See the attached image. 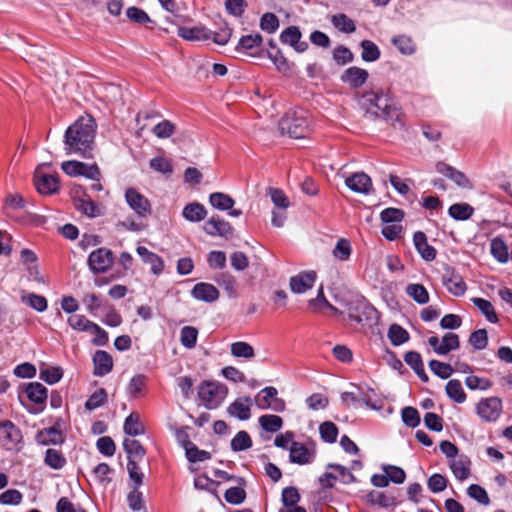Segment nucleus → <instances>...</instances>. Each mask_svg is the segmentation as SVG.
I'll list each match as a JSON object with an SVG mask.
<instances>
[{
    "label": "nucleus",
    "instance_id": "f257e3e1",
    "mask_svg": "<svg viewBox=\"0 0 512 512\" xmlns=\"http://www.w3.org/2000/svg\"><path fill=\"white\" fill-rule=\"evenodd\" d=\"M97 125L91 116H81L65 131L64 150L67 155L91 158Z\"/></svg>",
    "mask_w": 512,
    "mask_h": 512
},
{
    "label": "nucleus",
    "instance_id": "f03ea898",
    "mask_svg": "<svg viewBox=\"0 0 512 512\" xmlns=\"http://www.w3.org/2000/svg\"><path fill=\"white\" fill-rule=\"evenodd\" d=\"M363 105L366 106L367 111L374 114L378 118H383L391 125L402 122V112L399 107L394 103L389 92L383 90H373L366 92L362 96Z\"/></svg>",
    "mask_w": 512,
    "mask_h": 512
},
{
    "label": "nucleus",
    "instance_id": "7ed1b4c3",
    "mask_svg": "<svg viewBox=\"0 0 512 512\" xmlns=\"http://www.w3.org/2000/svg\"><path fill=\"white\" fill-rule=\"evenodd\" d=\"M227 388L214 381H204L198 387V396L208 409L217 408L225 399Z\"/></svg>",
    "mask_w": 512,
    "mask_h": 512
},
{
    "label": "nucleus",
    "instance_id": "20e7f679",
    "mask_svg": "<svg viewBox=\"0 0 512 512\" xmlns=\"http://www.w3.org/2000/svg\"><path fill=\"white\" fill-rule=\"evenodd\" d=\"M280 127L283 133L295 139L304 138L309 132L308 120L302 115H297L296 112L288 113L282 118Z\"/></svg>",
    "mask_w": 512,
    "mask_h": 512
},
{
    "label": "nucleus",
    "instance_id": "39448f33",
    "mask_svg": "<svg viewBox=\"0 0 512 512\" xmlns=\"http://www.w3.org/2000/svg\"><path fill=\"white\" fill-rule=\"evenodd\" d=\"M113 263L114 255L112 251L104 247L92 251L87 259V264L93 274L107 272Z\"/></svg>",
    "mask_w": 512,
    "mask_h": 512
},
{
    "label": "nucleus",
    "instance_id": "423d86ee",
    "mask_svg": "<svg viewBox=\"0 0 512 512\" xmlns=\"http://www.w3.org/2000/svg\"><path fill=\"white\" fill-rule=\"evenodd\" d=\"M502 401L498 397L482 398L476 406L477 415L485 422H495L502 413Z\"/></svg>",
    "mask_w": 512,
    "mask_h": 512
},
{
    "label": "nucleus",
    "instance_id": "0eeeda50",
    "mask_svg": "<svg viewBox=\"0 0 512 512\" xmlns=\"http://www.w3.org/2000/svg\"><path fill=\"white\" fill-rule=\"evenodd\" d=\"M277 389L269 386L262 389L255 397L256 405L262 409H271L276 412H282L285 409L283 399L277 397Z\"/></svg>",
    "mask_w": 512,
    "mask_h": 512
},
{
    "label": "nucleus",
    "instance_id": "6e6552de",
    "mask_svg": "<svg viewBox=\"0 0 512 512\" xmlns=\"http://www.w3.org/2000/svg\"><path fill=\"white\" fill-rule=\"evenodd\" d=\"M125 199L138 219L147 218L151 214L152 209L149 200L136 189L128 188L125 191Z\"/></svg>",
    "mask_w": 512,
    "mask_h": 512
},
{
    "label": "nucleus",
    "instance_id": "1a4fd4ad",
    "mask_svg": "<svg viewBox=\"0 0 512 512\" xmlns=\"http://www.w3.org/2000/svg\"><path fill=\"white\" fill-rule=\"evenodd\" d=\"M22 440L20 429L10 420L0 421V445L7 450H12Z\"/></svg>",
    "mask_w": 512,
    "mask_h": 512
},
{
    "label": "nucleus",
    "instance_id": "9d476101",
    "mask_svg": "<svg viewBox=\"0 0 512 512\" xmlns=\"http://www.w3.org/2000/svg\"><path fill=\"white\" fill-rule=\"evenodd\" d=\"M442 283L452 295L456 297L463 296L467 286L463 277L452 267H445L442 276Z\"/></svg>",
    "mask_w": 512,
    "mask_h": 512
},
{
    "label": "nucleus",
    "instance_id": "9b49d317",
    "mask_svg": "<svg viewBox=\"0 0 512 512\" xmlns=\"http://www.w3.org/2000/svg\"><path fill=\"white\" fill-rule=\"evenodd\" d=\"M348 317L357 323L372 321L377 318V310L365 301H359L348 308Z\"/></svg>",
    "mask_w": 512,
    "mask_h": 512
},
{
    "label": "nucleus",
    "instance_id": "f8f14e48",
    "mask_svg": "<svg viewBox=\"0 0 512 512\" xmlns=\"http://www.w3.org/2000/svg\"><path fill=\"white\" fill-rule=\"evenodd\" d=\"M316 279L315 271H303L290 278L289 286L293 293L303 294L314 286Z\"/></svg>",
    "mask_w": 512,
    "mask_h": 512
},
{
    "label": "nucleus",
    "instance_id": "ddd939ff",
    "mask_svg": "<svg viewBox=\"0 0 512 512\" xmlns=\"http://www.w3.org/2000/svg\"><path fill=\"white\" fill-rule=\"evenodd\" d=\"M203 229L206 234L211 236L230 238L233 235V228L230 223L221 219L219 216H212L209 218Z\"/></svg>",
    "mask_w": 512,
    "mask_h": 512
},
{
    "label": "nucleus",
    "instance_id": "4468645a",
    "mask_svg": "<svg viewBox=\"0 0 512 512\" xmlns=\"http://www.w3.org/2000/svg\"><path fill=\"white\" fill-rule=\"evenodd\" d=\"M35 186L40 194L50 195L59 189L58 178L52 174H46L40 169L35 172Z\"/></svg>",
    "mask_w": 512,
    "mask_h": 512
},
{
    "label": "nucleus",
    "instance_id": "2eb2a0df",
    "mask_svg": "<svg viewBox=\"0 0 512 512\" xmlns=\"http://www.w3.org/2000/svg\"><path fill=\"white\" fill-rule=\"evenodd\" d=\"M252 399L249 396L238 397L227 407V413L239 420H248L251 417Z\"/></svg>",
    "mask_w": 512,
    "mask_h": 512
},
{
    "label": "nucleus",
    "instance_id": "dca6fc26",
    "mask_svg": "<svg viewBox=\"0 0 512 512\" xmlns=\"http://www.w3.org/2000/svg\"><path fill=\"white\" fill-rule=\"evenodd\" d=\"M289 452L290 461L299 465L310 464L315 458L314 450L309 449L300 442H292Z\"/></svg>",
    "mask_w": 512,
    "mask_h": 512
},
{
    "label": "nucleus",
    "instance_id": "f3484780",
    "mask_svg": "<svg viewBox=\"0 0 512 512\" xmlns=\"http://www.w3.org/2000/svg\"><path fill=\"white\" fill-rule=\"evenodd\" d=\"M436 170L440 174H443L444 176L451 179L456 185L467 189L472 188V183L468 179V177L463 172L455 169L449 164L444 162H438L436 164Z\"/></svg>",
    "mask_w": 512,
    "mask_h": 512
},
{
    "label": "nucleus",
    "instance_id": "a211bd4d",
    "mask_svg": "<svg viewBox=\"0 0 512 512\" xmlns=\"http://www.w3.org/2000/svg\"><path fill=\"white\" fill-rule=\"evenodd\" d=\"M301 32L296 26H289L280 34V41L283 44H288L299 53L307 50L308 44L305 41H301Z\"/></svg>",
    "mask_w": 512,
    "mask_h": 512
},
{
    "label": "nucleus",
    "instance_id": "6ab92c4d",
    "mask_svg": "<svg viewBox=\"0 0 512 512\" xmlns=\"http://www.w3.org/2000/svg\"><path fill=\"white\" fill-rule=\"evenodd\" d=\"M345 183L352 191L365 195L370 194L373 188L371 178L363 172L352 174Z\"/></svg>",
    "mask_w": 512,
    "mask_h": 512
},
{
    "label": "nucleus",
    "instance_id": "aec40b11",
    "mask_svg": "<svg viewBox=\"0 0 512 512\" xmlns=\"http://www.w3.org/2000/svg\"><path fill=\"white\" fill-rule=\"evenodd\" d=\"M191 295L196 300L212 303L218 300L220 294L214 285L200 282L193 287Z\"/></svg>",
    "mask_w": 512,
    "mask_h": 512
},
{
    "label": "nucleus",
    "instance_id": "412c9836",
    "mask_svg": "<svg viewBox=\"0 0 512 512\" xmlns=\"http://www.w3.org/2000/svg\"><path fill=\"white\" fill-rule=\"evenodd\" d=\"M413 242L416 250L423 260L430 262L436 258L437 251L432 245L428 243L424 232H415L413 235Z\"/></svg>",
    "mask_w": 512,
    "mask_h": 512
},
{
    "label": "nucleus",
    "instance_id": "4be33fe9",
    "mask_svg": "<svg viewBox=\"0 0 512 512\" xmlns=\"http://www.w3.org/2000/svg\"><path fill=\"white\" fill-rule=\"evenodd\" d=\"M368 72L357 66L350 67L345 70L341 76L344 83L349 84L352 88H359L365 84L368 79Z\"/></svg>",
    "mask_w": 512,
    "mask_h": 512
},
{
    "label": "nucleus",
    "instance_id": "5701e85b",
    "mask_svg": "<svg viewBox=\"0 0 512 512\" xmlns=\"http://www.w3.org/2000/svg\"><path fill=\"white\" fill-rule=\"evenodd\" d=\"M94 375L104 376L112 371L113 359L111 355L103 350H98L93 356Z\"/></svg>",
    "mask_w": 512,
    "mask_h": 512
},
{
    "label": "nucleus",
    "instance_id": "b1692460",
    "mask_svg": "<svg viewBox=\"0 0 512 512\" xmlns=\"http://www.w3.org/2000/svg\"><path fill=\"white\" fill-rule=\"evenodd\" d=\"M137 254L141 257L142 261L151 266V272L155 275L162 273L164 269L163 259L154 252L149 251L144 246H138L136 249Z\"/></svg>",
    "mask_w": 512,
    "mask_h": 512
},
{
    "label": "nucleus",
    "instance_id": "393cba45",
    "mask_svg": "<svg viewBox=\"0 0 512 512\" xmlns=\"http://www.w3.org/2000/svg\"><path fill=\"white\" fill-rule=\"evenodd\" d=\"M178 35L188 41H202L211 39V31L204 26L179 27Z\"/></svg>",
    "mask_w": 512,
    "mask_h": 512
},
{
    "label": "nucleus",
    "instance_id": "a878e982",
    "mask_svg": "<svg viewBox=\"0 0 512 512\" xmlns=\"http://www.w3.org/2000/svg\"><path fill=\"white\" fill-rule=\"evenodd\" d=\"M36 441L40 445H57L64 442V437L56 427H49L39 431L36 435Z\"/></svg>",
    "mask_w": 512,
    "mask_h": 512
},
{
    "label": "nucleus",
    "instance_id": "bb28decb",
    "mask_svg": "<svg viewBox=\"0 0 512 512\" xmlns=\"http://www.w3.org/2000/svg\"><path fill=\"white\" fill-rule=\"evenodd\" d=\"M470 464L471 462L469 458L462 455L459 458H454L450 461V468L454 476L463 481L470 476Z\"/></svg>",
    "mask_w": 512,
    "mask_h": 512
},
{
    "label": "nucleus",
    "instance_id": "cd10ccee",
    "mask_svg": "<svg viewBox=\"0 0 512 512\" xmlns=\"http://www.w3.org/2000/svg\"><path fill=\"white\" fill-rule=\"evenodd\" d=\"M25 392L28 399L36 404H45L48 397L47 388L39 382L29 383Z\"/></svg>",
    "mask_w": 512,
    "mask_h": 512
},
{
    "label": "nucleus",
    "instance_id": "c85d7f7f",
    "mask_svg": "<svg viewBox=\"0 0 512 512\" xmlns=\"http://www.w3.org/2000/svg\"><path fill=\"white\" fill-rule=\"evenodd\" d=\"M182 216L190 222H200L207 216V211L201 203L193 202L187 204L183 211Z\"/></svg>",
    "mask_w": 512,
    "mask_h": 512
},
{
    "label": "nucleus",
    "instance_id": "c756f323",
    "mask_svg": "<svg viewBox=\"0 0 512 512\" xmlns=\"http://www.w3.org/2000/svg\"><path fill=\"white\" fill-rule=\"evenodd\" d=\"M75 207L88 217L94 218L101 215L100 207L86 195L75 199Z\"/></svg>",
    "mask_w": 512,
    "mask_h": 512
},
{
    "label": "nucleus",
    "instance_id": "7c9ffc66",
    "mask_svg": "<svg viewBox=\"0 0 512 512\" xmlns=\"http://www.w3.org/2000/svg\"><path fill=\"white\" fill-rule=\"evenodd\" d=\"M209 202L213 208L220 211H228L233 208L235 201L231 196L222 192H214L209 196Z\"/></svg>",
    "mask_w": 512,
    "mask_h": 512
},
{
    "label": "nucleus",
    "instance_id": "2f4dec72",
    "mask_svg": "<svg viewBox=\"0 0 512 512\" xmlns=\"http://www.w3.org/2000/svg\"><path fill=\"white\" fill-rule=\"evenodd\" d=\"M123 429L124 432L130 436H139L145 433L144 426L140 422V418L137 413H131L126 417Z\"/></svg>",
    "mask_w": 512,
    "mask_h": 512
},
{
    "label": "nucleus",
    "instance_id": "473e14b6",
    "mask_svg": "<svg viewBox=\"0 0 512 512\" xmlns=\"http://www.w3.org/2000/svg\"><path fill=\"white\" fill-rule=\"evenodd\" d=\"M406 294L418 304H426L429 302V293L422 284L411 283L406 286Z\"/></svg>",
    "mask_w": 512,
    "mask_h": 512
},
{
    "label": "nucleus",
    "instance_id": "72a5a7b5",
    "mask_svg": "<svg viewBox=\"0 0 512 512\" xmlns=\"http://www.w3.org/2000/svg\"><path fill=\"white\" fill-rule=\"evenodd\" d=\"M44 463L52 469L60 470L66 465V458L61 451L49 448L45 452Z\"/></svg>",
    "mask_w": 512,
    "mask_h": 512
},
{
    "label": "nucleus",
    "instance_id": "f704fd0d",
    "mask_svg": "<svg viewBox=\"0 0 512 512\" xmlns=\"http://www.w3.org/2000/svg\"><path fill=\"white\" fill-rule=\"evenodd\" d=\"M445 390L448 397L456 403H463L466 401L467 396L459 380L452 379L448 381Z\"/></svg>",
    "mask_w": 512,
    "mask_h": 512
},
{
    "label": "nucleus",
    "instance_id": "c9c22d12",
    "mask_svg": "<svg viewBox=\"0 0 512 512\" xmlns=\"http://www.w3.org/2000/svg\"><path fill=\"white\" fill-rule=\"evenodd\" d=\"M333 26L343 33H353L356 30L355 22L344 13L333 15L331 18Z\"/></svg>",
    "mask_w": 512,
    "mask_h": 512
},
{
    "label": "nucleus",
    "instance_id": "e433bc0d",
    "mask_svg": "<svg viewBox=\"0 0 512 512\" xmlns=\"http://www.w3.org/2000/svg\"><path fill=\"white\" fill-rule=\"evenodd\" d=\"M124 450L127 453L128 459L142 460L145 456V449L138 440L125 439L123 441Z\"/></svg>",
    "mask_w": 512,
    "mask_h": 512
},
{
    "label": "nucleus",
    "instance_id": "4c0bfd02",
    "mask_svg": "<svg viewBox=\"0 0 512 512\" xmlns=\"http://www.w3.org/2000/svg\"><path fill=\"white\" fill-rule=\"evenodd\" d=\"M185 452L188 461L192 463L203 462L211 458V454L208 451L198 449L191 441H186Z\"/></svg>",
    "mask_w": 512,
    "mask_h": 512
},
{
    "label": "nucleus",
    "instance_id": "58836bf2",
    "mask_svg": "<svg viewBox=\"0 0 512 512\" xmlns=\"http://www.w3.org/2000/svg\"><path fill=\"white\" fill-rule=\"evenodd\" d=\"M474 209L468 203H455L449 207L448 213L455 220H467L473 215Z\"/></svg>",
    "mask_w": 512,
    "mask_h": 512
},
{
    "label": "nucleus",
    "instance_id": "ea45409f",
    "mask_svg": "<svg viewBox=\"0 0 512 512\" xmlns=\"http://www.w3.org/2000/svg\"><path fill=\"white\" fill-rule=\"evenodd\" d=\"M473 304L481 311V313L486 317V319L491 323L498 322V316L495 312V309L492 303L483 298H472Z\"/></svg>",
    "mask_w": 512,
    "mask_h": 512
},
{
    "label": "nucleus",
    "instance_id": "a19ab883",
    "mask_svg": "<svg viewBox=\"0 0 512 512\" xmlns=\"http://www.w3.org/2000/svg\"><path fill=\"white\" fill-rule=\"evenodd\" d=\"M21 301L38 312L45 311L48 306L47 300L44 296L34 293H23L21 295Z\"/></svg>",
    "mask_w": 512,
    "mask_h": 512
},
{
    "label": "nucleus",
    "instance_id": "79ce46f5",
    "mask_svg": "<svg viewBox=\"0 0 512 512\" xmlns=\"http://www.w3.org/2000/svg\"><path fill=\"white\" fill-rule=\"evenodd\" d=\"M360 46L362 48L361 57L364 61L375 62L380 58L381 52L373 41L363 40Z\"/></svg>",
    "mask_w": 512,
    "mask_h": 512
},
{
    "label": "nucleus",
    "instance_id": "37998d69",
    "mask_svg": "<svg viewBox=\"0 0 512 512\" xmlns=\"http://www.w3.org/2000/svg\"><path fill=\"white\" fill-rule=\"evenodd\" d=\"M231 354L236 358L252 359L255 356L254 348L247 342L237 341L230 346Z\"/></svg>",
    "mask_w": 512,
    "mask_h": 512
},
{
    "label": "nucleus",
    "instance_id": "c03bdc74",
    "mask_svg": "<svg viewBox=\"0 0 512 512\" xmlns=\"http://www.w3.org/2000/svg\"><path fill=\"white\" fill-rule=\"evenodd\" d=\"M259 424L263 430L271 433H275L282 428L283 420L277 415H262L259 417Z\"/></svg>",
    "mask_w": 512,
    "mask_h": 512
},
{
    "label": "nucleus",
    "instance_id": "a18cd8bd",
    "mask_svg": "<svg viewBox=\"0 0 512 512\" xmlns=\"http://www.w3.org/2000/svg\"><path fill=\"white\" fill-rule=\"evenodd\" d=\"M490 248L491 254L497 261L500 263H506L508 261V248L501 238L496 237L492 239Z\"/></svg>",
    "mask_w": 512,
    "mask_h": 512
},
{
    "label": "nucleus",
    "instance_id": "49530a36",
    "mask_svg": "<svg viewBox=\"0 0 512 512\" xmlns=\"http://www.w3.org/2000/svg\"><path fill=\"white\" fill-rule=\"evenodd\" d=\"M388 338L392 345L399 346L409 340V333L400 325L392 324L388 330Z\"/></svg>",
    "mask_w": 512,
    "mask_h": 512
},
{
    "label": "nucleus",
    "instance_id": "de8ad7c7",
    "mask_svg": "<svg viewBox=\"0 0 512 512\" xmlns=\"http://www.w3.org/2000/svg\"><path fill=\"white\" fill-rule=\"evenodd\" d=\"M460 346L459 336L455 333H446L441 340L439 355H447L449 352L457 350Z\"/></svg>",
    "mask_w": 512,
    "mask_h": 512
},
{
    "label": "nucleus",
    "instance_id": "09e8293b",
    "mask_svg": "<svg viewBox=\"0 0 512 512\" xmlns=\"http://www.w3.org/2000/svg\"><path fill=\"white\" fill-rule=\"evenodd\" d=\"M197 338L198 330L193 326H184L180 331V342L187 349L196 346Z\"/></svg>",
    "mask_w": 512,
    "mask_h": 512
},
{
    "label": "nucleus",
    "instance_id": "8fccbe9b",
    "mask_svg": "<svg viewBox=\"0 0 512 512\" xmlns=\"http://www.w3.org/2000/svg\"><path fill=\"white\" fill-rule=\"evenodd\" d=\"M252 446V439L246 431H239L231 440V449L235 452L244 451Z\"/></svg>",
    "mask_w": 512,
    "mask_h": 512
},
{
    "label": "nucleus",
    "instance_id": "3c124183",
    "mask_svg": "<svg viewBox=\"0 0 512 512\" xmlns=\"http://www.w3.org/2000/svg\"><path fill=\"white\" fill-rule=\"evenodd\" d=\"M153 134L160 139H166L176 132V125L170 120H163L152 129Z\"/></svg>",
    "mask_w": 512,
    "mask_h": 512
},
{
    "label": "nucleus",
    "instance_id": "603ef678",
    "mask_svg": "<svg viewBox=\"0 0 512 512\" xmlns=\"http://www.w3.org/2000/svg\"><path fill=\"white\" fill-rule=\"evenodd\" d=\"M68 325L80 332H90L94 322L88 320L84 315H72L67 320Z\"/></svg>",
    "mask_w": 512,
    "mask_h": 512
},
{
    "label": "nucleus",
    "instance_id": "864d4df0",
    "mask_svg": "<svg viewBox=\"0 0 512 512\" xmlns=\"http://www.w3.org/2000/svg\"><path fill=\"white\" fill-rule=\"evenodd\" d=\"M107 402V392L104 388L96 390L86 401L85 408L89 411L95 410Z\"/></svg>",
    "mask_w": 512,
    "mask_h": 512
},
{
    "label": "nucleus",
    "instance_id": "5fc2aeb1",
    "mask_svg": "<svg viewBox=\"0 0 512 512\" xmlns=\"http://www.w3.org/2000/svg\"><path fill=\"white\" fill-rule=\"evenodd\" d=\"M216 283L225 289L230 297L236 296V280L229 273H221L215 278Z\"/></svg>",
    "mask_w": 512,
    "mask_h": 512
},
{
    "label": "nucleus",
    "instance_id": "6e6d98bb",
    "mask_svg": "<svg viewBox=\"0 0 512 512\" xmlns=\"http://www.w3.org/2000/svg\"><path fill=\"white\" fill-rule=\"evenodd\" d=\"M62 376L63 372L60 367H47L40 369V379L50 385H53L60 381Z\"/></svg>",
    "mask_w": 512,
    "mask_h": 512
},
{
    "label": "nucleus",
    "instance_id": "4d7b16f0",
    "mask_svg": "<svg viewBox=\"0 0 512 512\" xmlns=\"http://www.w3.org/2000/svg\"><path fill=\"white\" fill-rule=\"evenodd\" d=\"M351 244L345 239L341 238L337 241L335 248L333 249V256L340 261H347L351 255Z\"/></svg>",
    "mask_w": 512,
    "mask_h": 512
},
{
    "label": "nucleus",
    "instance_id": "13d9d810",
    "mask_svg": "<svg viewBox=\"0 0 512 512\" xmlns=\"http://www.w3.org/2000/svg\"><path fill=\"white\" fill-rule=\"evenodd\" d=\"M319 432L322 440L327 443H334L338 436V428L331 421L323 422L319 427Z\"/></svg>",
    "mask_w": 512,
    "mask_h": 512
},
{
    "label": "nucleus",
    "instance_id": "bf43d9fd",
    "mask_svg": "<svg viewBox=\"0 0 512 512\" xmlns=\"http://www.w3.org/2000/svg\"><path fill=\"white\" fill-rule=\"evenodd\" d=\"M392 43L397 49L405 55H411L415 52V44L412 39L405 35L396 36L392 39Z\"/></svg>",
    "mask_w": 512,
    "mask_h": 512
},
{
    "label": "nucleus",
    "instance_id": "052dcab7",
    "mask_svg": "<svg viewBox=\"0 0 512 512\" xmlns=\"http://www.w3.org/2000/svg\"><path fill=\"white\" fill-rule=\"evenodd\" d=\"M429 368L435 375H437L438 377H440L442 379L449 378L454 372V370L450 364H447V363H444V362H441L438 360H431L429 362Z\"/></svg>",
    "mask_w": 512,
    "mask_h": 512
},
{
    "label": "nucleus",
    "instance_id": "680f3d73",
    "mask_svg": "<svg viewBox=\"0 0 512 512\" xmlns=\"http://www.w3.org/2000/svg\"><path fill=\"white\" fill-rule=\"evenodd\" d=\"M469 343L475 350H483L488 344L487 331L479 329L471 333Z\"/></svg>",
    "mask_w": 512,
    "mask_h": 512
},
{
    "label": "nucleus",
    "instance_id": "e2e57ef3",
    "mask_svg": "<svg viewBox=\"0 0 512 512\" xmlns=\"http://www.w3.org/2000/svg\"><path fill=\"white\" fill-rule=\"evenodd\" d=\"M224 498L230 504L239 505L245 500L246 492L240 486L231 487L226 490Z\"/></svg>",
    "mask_w": 512,
    "mask_h": 512
},
{
    "label": "nucleus",
    "instance_id": "0e129e2a",
    "mask_svg": "<svg viewBox=\"0 0 512 512\" xmlns=\"http://www.w3.org/2000/svg\"><path fill=\"white\" fill-rule=\"evenodd\" d=\"M382 469L384 473H386L389 482L402 484L405 481L406 474L402 468L393 465H384Z\"/></svg>",
    "mask_w": 512,
    "mask_h": 512
},
{
    "label": "nucleus",
    "instance_id": "69168bd1",
    "mask_svg": "<svg viewBox=\"0 0 512 512\" xmlns=\"http://www.w3.org/2000/svg\"><path fill=\"white\" fill-rule=\"evenodd\" d=\"M380 218L387 224H399L404 218V212L397 208H386L381 212Z\"/></svg>",
    "mask_w": 512,
    "mask_h": 512
},
{
    "label": "nucleus",
    "instance_id": "338daca9",
    "mask_svg": "<svg viewBox=\"0 0 512 512\" xmlns=\"http://www.w3.org/2000/svg\"><path fill=\"white\" fill-rule=\"evenodd\" d=\"M467 494L482 505H488L490 503L486 490L480 485L471 484L467 489Z\"/></svg>",
    "mask_w": 512,
    "mask_h": 512
},
{
    "label": "nucleus",
    "instance_id": "774afa93",
    "mask_svg": "<svg viewBox=\"0 0 512 512\" xmlns=\"http://www.w3.org/2000/svg\"><path fill=\"white\" fill-rule=\"evenodd\" d=\"M401 416H402L403 422L411 428H415L420 424V421H421L420 415H419L417 409H415L411 406L403 408L402 412H401Z\"/></svg>",
    "mask_w": 512,
    "mask_h": 512
}]
</instances>
